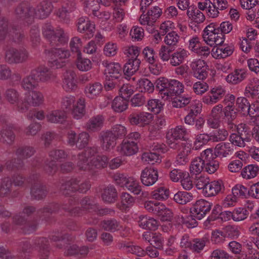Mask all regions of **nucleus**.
<instances>
[{
  "instance_id": "1",
  "label": "nucleus",
  "mask_w": 259,
  "mask_h": 259,
  "mask_svg": "<svg viewBox=\"0 0 259 259\" xmlns=\"http://www.w3.org/2000/svg\"><path fill=\"white\" fill-rule=\"evenodd\" d=\"M42 31L44 36L52 47L64 46L68 41V36L63 29L58 28L55 30L50 24H45Z\"/></svg>"
},
{
  "instance_id": "2",
  "label": "nucleus",
  "mask_w": 259,
  "mask_h": 259,
  "mask_svg": "<svg viewBox=\"0 0 259 259\" xmlns=\"http://www.w3.org/2000/svg\"><path fill=\"white\" fill-rule=\"evenodd\" d=\"M61 106L66 112H71L73 117L78 119L85 114V99L79 98L77 101L72 96L64 97L62 99Z\"/></svg>"
},
{
  "instance_id": "3",
  "label": "nucleus",
  "mask_w": 259,
  "mask_h": 259,
  "mask_svg": "<svg viewBox=\"0 0 259 259\" xmlns=\"http://www.w3.org/2000/svg\"><path fill=\"white\" fill-rule=\"evenodd\" d=\"M44 96L41 92L33 90L25 94L22 102L19 105L21 112L27 111L30 106L37 107L43 104Z\"/></svg>"
},
{
  "instance_id": "4",
  "label": "nucleus",
  "mask_w": 259,
  "mask_h": 259,
  "mask_svg": "<svg viewBox=\"0 0 259 259\" xmlns=\"http://www.w3.org/2000/svg\"><path fill=\"white\" fill-rule=\"evenodd\" d=\"M29 57V53L24 48H10L6 50L5 61L10 64H20L26 62Z\"/></svg>"
},
{
  "instance_id": "5",
  "label": "nucleus",
  "mask_w": 259,
  "mask_h": 259,
  "mask_svg": "<svg viewBox=\"0 0 259 259\" xmlns=\"http://www.w3.org/2000/svg\"><path fill=\"white\" fill-rule=\"evenodd\" d=\"M14 15L17 19L28 23L35 15V9L28 3L22 2L15 8Z\"/></svg>"
},
{
  "instance_id": "6",
  "label": "nucleus",
  "mask_w": 259,
  "mask_h": 259,
  "mask_svg": "<svg viewBox=\"0 0 259 259\" xmlns=\"http://www.w3.org/2000/svg\"><path fill=\"white\" fill-rule=\"evenodd\" d=\"M212 204L204 199L197 200L191 208L190 212L194 217L201 220L207 213L209 212Z\"/></svg>"
},
{
  "instance_id": "7",
  "label": "nucleus",
  "mask_w": 259,
  "mask_h": 259,
  "mask_svg": "<svg viewBox=\"0 0 259 259\" xmlns=\"http://www.w3.org/2000/svg\"><path fill=\"white\" fill-rule=\"evenodd\" d=\"M76 9L75 0H63L62 7L57 13V16L64 22L68 23L70 20V14Z\"/></svg>"
},
{
  "instance_id": "8",
  "label": "nucleus",
  "mask_w": 259,
  "mask_h": 259,
  "mask_svg": "<svg viewBox=\"0 0 259 259\" xmlns=\"http://www.w3.org/2000/svg\"><path fill=\"white\" fill-rule=\"evenodd\" d=\"M190 67L197 78L203 80L207 77L208 66L204 61L201 59L194 61L191 63Z\"/></svg>"
},
{
  "instance_id": "9",
  "label": "nucleus",
  "mask_w": 259,
  "mask_h": 259,
  "mask_svg": "<svg viewBox=\"0 0 259 259\" xmlns=\"http://www.w3.org/2000/svg\"><path fill=\"white\" fill-rule=\"evenodd\" d=\"M76 26L77 31L84 33L85 38H90L93 36L95 31V24L91 23L89 19L84 17L79 18Z\"/></svg>"
},
{
  "instance_id": "10",
  "label": "nucleus",
  "mask_w": 259,
  "mask_h": 259,
  "mask_svg": "<svg viewBox=\"0 0 259 259\" xmlns=\"http://www.w3.org/2000/svg\"><path fill=\"white\" fill-rule=\"evenodd\" d=\"M105 67V74L106 79L109 80L119 79L122 75V68L118 63L103 62Z\"/></svg>"
},
{
  "instance_id": "11",
  "label": "nucleus",
  "mask_w": 259,
  "mask_h": 259,
  "mask_svg": "<svg viewBox=\"0 0 259 259\" xmlns=\"http://www.w3.org/2000/svg\"><path fill=\"white\" fill-rule=\"evenodd\" d=\"M158 173L157 169L146 167L141 172V181L146 186L154 185L158 180Z\"/></svg>"
},
{
  "instance_id": "12",
  "label": "nucleus",
  "mask_w": 259,
  "mask_h": 259,
  "mask_svg": "<svg viewBox=\"0 0 259 259\" xmlns=\"http://www.w3.org/2000/svg\"><path fill=\"white\" fill-rule=\"evenodd\" d=\"M258 81L257 78L250 79L245 88L244 94L246 97L251 98L253 103L259 105Z\"/></svg>"
},
{
  "instance_id": "13",
  "label": "nucleus",
  "mask_w": 259,
  "mask_h": 259,
  "mask_svg": "<svg viewBox=\"0 0 259 259\" xmlns=\"http://www.w3.org/2000/svg\"><path fill=\"white\" fill-rule=\"evenodd\" d=\"M33 75L39 82H47L55 78V75L47 67L40 66L31 70Z\"/></svg>"
},
{
  "instance_id": "14",
  "label": "nucleus",
  "mask_w": 259,
  "mask_h": 259,
  "mask_svg": "<svg viewBox=\"0 0 259 259\" xmlns=\"http://www.w3.org/2000/svg\"><path fill=\"white\" fill-rule=\"evenodd\" d=\"M99 138L101 147L104 150L109 151L116 145V139L109 131L102 132Z\"/></svg>"
},
{
  "instance_id": "15",
  "label": "nucleus",
  "mask_w": 259,
  "mask_h": 259,
  "mask_svg": "<svg viewBox=\"0 0 259 259\" xmlns=\"http://www.w3.org/2000/svg\"><path fill=\"white\" fill-rule=\"evenodd\" d=\"M6 100L11 105H15L17 106L18 110L21 112L19 105L22 102L20 93L15 89H7L4 94Z\"/></svg>"
},
{
  "instance_id": "16",
  "label": "nucleus",
  "mask_w": 259,
  "mask_h": 259,
  "mask_svg": "<svg viewBox=\"0 0 259 259\" xmlns=\"http://www.w3.org/2000/svg\"><path fill=\"white\" fill-rule=\"evenodd\" d=\"M59 191L65 196H69L71 193L77 191V178H72L68 181L62 180L60 182Z\"/></svg>"
},
{
  "instance_id": "17",
  "label": "nucleus",
  "mask_w": 259,
  "mask_h": 259,
  "mask_svg": "<svg viewBox=\"0 0 259 259\" xmlns=\"http://www.w3.org/2000/svg\"><path fill=\"white\" fill-rule=\"evenodd\" d=\"M60 208V206L57 203H52L44 206L37 210V216L42 220L48 221L51 215L54 213L58 212Z\"/></svg>"
},
{
  "instance_id": "18",
  "label": "nucleus",
  "mask_w": 259,
  "mask_h": 259,
  "mask_svg": "<svg viewBox=\"0 0 259 259\" xmlns=\"http://www.w3.org/2000/svg\"><path fill=\"white\" fill-rule=\"evenodd\" d=\"M224 190V186L222 181H213L210 183L208 182L203 194L206 196L210 197L223 192Z\"/></svg>"
},
{
  "instance_id": "19",
  "label": "nucleus",
  "mask_w": 259,
  "mask_h": 259,
  "mask_svg": "<svg viewBox=\"0 0 259 259\" xmlns=\"http://www.w3.org/2000/svg\"><path fill=\"white\" fill-rule=\"evenodd\" d=\"M202 36L207 45L214 47L223 44L225 40L224 35L220 31L210 33L207 35L203 34Z\"/></svg>"
},
{
  "instance_id": "20",
  "label": "nucleus",
  "mask_w": 259,
  "mask_h": 259,
  "mask_svg": "<svg viewBox=\"0 0 259 259\" xmlns=\"http://www.w3.org/2000/svg\"><path fill=\"white\" fill-rule=\"evenodd\" d=\"M52 3L48 0H44L37 6L35 15L39 19L47 18L53 10Z\"/></svg>"
},
{
  "instance_id": "21",
  "label": "nucleus",
  "mask_w": 259,
  "mask_h": 259,
  "mask_svg": "<svg viewBox=\"0 0 259 259\" xmlns=\"http://www.w3.org/2000/svg\"><path fill=\"white\" fill-rule=\"evenodd\" d=\"M48 191L46 186L42 183L32 184L30 188V195L32 199L41 200L46 197Z\"/></svg>"
},
{
  "instance_id": "22",
  "label": "nucleus",
  "mask_w": 259,
  "mask_h": 259,
  "mask_svg": "<svg viewBox=\"0 0 259 259\" xmlns=\"http://www.w3.org/2000/svg\"><path fill=\"white\" fill-rule=\"evenodd\" d=\"M138 224L141 228L149 230H155L159 226V222L156 219L143 215L139 216Z\"/></svg>"
},
{
  "instance_id": "23",
  "label": "nucleus",
  "mask_w": 259,
  "mask_h": 259,
  "mask_svg": "<svg viewBox=\"0 0 259 259\" xmlns=\"http://www.w3.org/2000/svg\"><path fill=\"white\" fill-rule=\"evenodd\" d=\"M170 79L162 77L159 78L156 81V89L159 91L161 97L163 98L166 97V99L170 97Z\"/></svg>"
},
{
  "instance_id": "24",
  "label": "nucleus",
  "mask_w": 259,
  "mask_h": 259,
  "mask_svg": "<svg viewBox=\"0 0 259 259\" xmlns=\"http://www.w3.org/2000/svg\"><path fill=\"white\" fill-rule=\"evenodd\" d=\"M101 197L106 203H114L117 199V190L113 186L109 185L103 189Z\"/></svg>"
},
{
  "instance_id": "25",
  "label": "nucleus",
  "mask_w": 259,
  "mask_h": 259,
  "mask_svg": "<svg viewBox=\"0 0 259 259\" xmlns=\"http://www.w3.org/2000/svg\"><path fill=\"white\" fill-rule=\"evenodd\" d=\"M138 151L137 142L134 141L124 140L120 145L121 153L126 156H131Z\"/></svg>"
},
{
  "instance_id": "26",
  "label": "nucleus",
  "mask_w": 259,
  "mask_h": 259,
  "mask_svg": "<svg viewBox=\"0 0 259 259\" xmlns=\"http://www.w3.org/2000/svg\"><path fill=\"white\" fill-rule=\"evenodd\" d=\"M187 134L186 129L183 126H177L175 128L169 130L166 133V140H179L184 139Z\"/></svg>"
},
{
  "instance_id": "27",
  "label": "nucleus",
  "mask_w": 259,
  "mask_h": 259,
  "mask_svg": "<svg viewBox=\"0 0 259 259\" xmlns=\"http://www.w3.org/2000/svg\"><path fill=\"white\" fill-rule=\"evenodd\" d=\"M104 118L102 115H98L92 117L86 123L87 130L91 132L100 131L103 125Z\"/></svg>"
},
{
  "instance_id": "28",
  "label": "nucleus",
  "mask_w": 259,
  "mask_h": 259,
  "mask_svg": "<svg viewBox=\"0 0 259 259\" xmlns=\"http://www.w3.org/2000/svg\"><path fill=\"white\" fill-rule=\"evenodd\" d=\"M75 76V73L71 70L67 71L64 74L62 87L66 92H71L76 88L74 81Z\"/></svg>"
},
{
  "instance_id": "29",
  "label": "nucleus",
  "mask_w": 259,
  "mask_h": 259,
  "mask_svg": "<svg viewBox=\"0 0 259 259\" xmlns=\"http://www.w3.org/2000/svg\"><path fill=\"white\" fill-rule=\"evenodd\" d=\"M21 87L25 91L30 92L38 87V82L31 71L30 74L24 77L21 82Z\"/></svg>"
},
{
  "instance_id": "30",
  "label": "nucleus",
  "mask_w": 259,
  "mask_h": 259,
  "mask_svg": "<svg viewBox=\"0 0 259 259\" xmlns=\"http://www.w3.org/2000/svg\"><path fill=\"white\" fill-rule=\"evenodd\" d=\"M219 47L215 49L214 47L212 50L213 53L217 58H225L231 55L234 51L233 46H228L227 44L219 45Z\"/></svg>"
},
{
  "instance_id": "31",
  "label": "nucleus",
  "mask_w": 259,
  "mask_h": 259,
  "mask_svg": "<svg viewBox=\"0 0 259 259\" xmlns=\"http://www.w3.org/2000/svg\"><path fill=\"white\" fill-rule=\"evenodd\" d=\"M15 140V135L10 127L3 128L0 131V142L11 145Z\"/></svg>"
},
{
  "instance_id": "32",
  "label": "nucleus",
  "mask_w": 259,
  "mask_h": 259,
  "mask_svg": "<svg viewBox=\"0 0 259 259\" xmlns=\"http://www.w3.org/2000/svg\"><path fill=\"white\" fill-rule=\"evenodd\" d=\"M140 63L141 61L138 59H129L123 68L124 75L127 76L133 75L139 70Z\"/></svg>"
},
{
  "instance_id": "33",
  "label": "nucleus",
  "mask_w": 259,
  "mask_h": 259,
  "mask_svg": "<svg viewBox=\"0 0 259 259\" xmlns=\"http://www.w3.org/2000/svg\"><path fill=\"white\" fill-rule=\"evenodd\" d=\"M34 245L38 247V252L42 255L48 256L50 251V246L48 240L45 237L37 238L34 241Z\"/></svg>"
},
{
  "instance_id": "34",
  "label": "nucleus",
  "mask_w": 259,
  "mask_h": 259,
  "mask_svg": "<svg viewBox=\"0 0 259 259\" xmlns=\"http://www.w3.org/2000/svg\"><path fill=\"white\" fill-rule=\"evenodd\" d=\"M236 109L238 111H240L244 115L247 114L249 115L250 113H252V108L247 98L245 97H239L237 99L236 102Z\"/></svg>"
},
{
  "instance_id": "35",
  "label": "nucleus",
  "mask_w": 259,
  "mask_h": 259,
  "mask_svg": "<svg viewBox=\"0 0 259 259\" xmlns=\"http://www.w3.org/2000/svg\"><path fill=\"white\" fill-rule=\"evenodd\" d=\"M128 105V100L121 96H117L112 102V108L114 111L121 113L127 109Z\"/></svg>"
},
{
  "instance_id": "36",
  "label": "nucleus",
  "mask_w": 259,
  "mask_h": 259,
  "mask_svg": "<svg viewBox=\"0 0 259 259\" xmlns=\"http://www.w3.org/2000/svg\"><path fill=\"white\" fill-rule=\"evenodd\" d=\"M233 150L231 145L229 143H220L217 144L214 149L215 156L226 157Z\"/></svg>"
},
{
  "instance_id": "37",
  "label": "nucleus",
  "mask_w": 259,
  "mask_h": 259,
  "mask_svg": "<svg viewBox=\"0 0 259 259\" xmlns=\"http://www.w3.org/2000/svg\"><path fill=\"white\" fill-rule=\"evenodd\" d=\"M102 228L107 231L114 232L121 229L120 223L114 219L105 220L101 223Z\"/></svg>"
},
{
  "instance_id": "38",
  "label": "nucleus",
  "mask_w": 259,
  "mask_h": 259,
  "mask_svg": "<svg viewBox=\"0 0 259 259\" xmlns=\"http://www.w3.org/2000/svg\"><path fill=\"white\" fill-rule=\"evenodd\" d=\"M76 161V166L79 170H92V166L90 164L89 160L82 153L80 152L77 154Z\"/></svg>"
},
{
  "instance_id": "39",
  "label": "nucleus",
  "mask_w": 259,
  "mask_h": 259,
  "mask_svg": "<svg viewBox=\"0 0 259 259\" xmlns=\"http://www.w3.org/2000/svg\"><path fill=\"white\" fill-rule=\"evenodd\" d=\"M246 73L242 70H236L226 77V81L233 84H236L246 77Z\"/></svg>"
},
{
  "instance_id": "40",
  "label": "nucleus",
  "mask_w": 259,
  "mask_h": 259,
  "mask_svg": "<svg viewBox=\"0 0 259 259\" xmlns=\"http://www.w3.org/2000/svg\"><path fill=\"white\" fill-rule=\"evenodd\" d=\"M35 153L34 148L29 146H20L15 150L16 155L22 160L31 157Z\"/></svg>"
},
{
  "instance_id": "41",
  "label": "nucleus",
  "mask_w": 259,
  "mask_h": 259,
  "mask_svg": "<svg viewBox=\"0 0 259 259\" xmlns=\"http://www.w3.org/2000/svg\"><path fill=\"white\" fill-rule=\"evenodd\" d=\"M0 197L9 196L12 191V182L10 178H5L1 181Z\"/></svg>"
},
{
  "instance_id": "42",
  "label": "nucleus",
  "mask_w": 259,
  "mask_h": 259,
  "mask_svg": "<svg viewBox=\"0 0 259 259\" xmlns=\"http://www.w3.org/2000/svg\"><path fill=\"white\" fill-rule=\"evenodd\" d=\"M102 90V84L99 82H95L87 85L85 88L84 92L87 97L94 99L101 93Z\"/></svg>"
},
{
  "instance_id": "43",
  "label": "nucleus",
  "mask_w": 259,
  "mask_h": 259,
  "mask_svg": "<svg viewBox=\"0 0 259 259\" xmlns=\"http://www.w3.org/2000/svg\"><path fill=\"white\" fill-rule=\"evenodd\" d=\"M9 35L12 38L14 41L17 43L22 42L25 38V35L23 31L20 29L18 25H16L11 26Z\"/></svg>"
},
{
  "instance_id": "44",
  "label": "nucleus",
  "mask_w": 259,
  "mask_h": 259,
  "mask_svg": "<svg viewBox=\"0 0 259 259\" xmlns=\"http://www.w3.org/2000/svg\"><path fill=\"white\" fill-rule=\"evenodd\" d=\"M187 57V51L185 50L177 51L171 55L170 64L173 66H178L184 62Z\"/></svg>"
},
{
  "instance_id": "45",
  "label": "nucleus",
  "mask_w": 259,
  "mask_h": 259,
  "mask_svg": "<svg viewBox=\"0 0 259 259\" xmlns=\"http://www.w3.org/2000/svg\"><path fill=\"white\" fill-rule=\"evenodd\" d=\"M32 249V246L28 241H22L18 243V251L22 258H28Z\"/></svg>"
},
{
  "instance_id": "46",
  "label": "nucleus",
  "mask_w": 259,
  "mask_h": 259,
  "mask_svg": "<svg viewBox=\"0 0 259 259\" xmlns=\"http://www.w3.org/2000/svg\"><path fill=\"white\" fill-rule=\"evenodd\" d=\"M25 166L23 160L19 158H13L7 160L5 163L6 168L9 171L21 170Z\"/></svg>"
},
{
  "instance_id": "47",
  "label": "nucleus",
  "mask_w": 259,
  "mask_h": 259,
  "mask_svg": "<svg viewBox=\"0 0 259 259\" xmlns=\"http://www.w3.org/2000/svg\"><path fill=\"white\" fill-rule=\"evenodd\" d=\"M259 172V166L256 164H249L244 167L241 175L244 179H250L255 177Z\"/></svg>"
},
{
  "instance_id": "48",
  "label": "nucleus",
  "mask_w": 259,
  "mask_h": 259,
  "mask_svg": "<svg viewBox=\"0 0 259 259\" xmlns=\"http://www.w3.org/2000/svg\"><path fill=\"white\" fill-rule=\"evenodd\" d=\"M189 18L197 24L203 22L205 20V16L199 10L194 7H189L187 12Z\"/></svg>"
},
{
  "instance_id": "49",
  "label": "nucleus",
  "mask_w": 259,
  "mask_h": 259,
  "mask_svg": "<svg viewBox=\"0 0 259 259\" xmlns=\"http://www.w3.org/2000/svg\"><path fill=\"white\" fill-rule=\"evenodd\" d=\"M65 118V112L59 110L52 111L47 115V120L52 123H62Z\"/></svg>"
},
{
  "instance_id": "50",
  "label": "nucleus",
  "mask_w": 259,
  "mask_h": 259,
  "mask_svg": "<svg viewBox=\"0 0 259 259\" xmlns=\"http://www.w3.org/2000/svg\"><path fill=\"white\" fill-rule=\"evenodd\" d=\"M211 137L210 133L197 135L194 142L193 149H194L195 150H199L208 142L211 141Z\"/></svg>"
},
{
  "instance_id": "51",
  "label": "nucleus",
  "mask_w": 259,
  "mask_h": 259,
  "mask_svg": "<svg viewBox=\"0 0 259 259\" xmlns=\"http://www.w3.org/2000/svg\"><path fill=\"white\" fill-rule=\"evenodd\" d=\"M193 198L191 193L185 191H179L174 195V201L180 204L184 205L190 202Z\"/></svg>"
},
{
  "instance_id": "52",
  "label": "nucleus",
  "mask_w": 259,
  "mask_h": 259,
  "mask_svg": "<svg viewBox=\"0 0 259 259\" xmlns=\"http://www.w3.org/2000/svg\"><path fill=\"white\" fill-rule=\"evenodd\" d=\"M205 163L199 157L195 158L192 162L190 166L191 175H197L204 171Z\"/></svg>"
},
{
  "instance_id": "53",
  "label": "nucleus",
  "mask_w": 259,
  "mask_h": 259,
  "mask_svg": "<svg viewBox=\"0 0 259 259\" xmlns=\"http://www.w3.org/2000/svg\"><path fill=\"white\" fill-rule=\"evenodd\" d=\"M48 53L50 57L63 60H66L70 55L68 50L61 48H52L50 50H48Z\"/></svg>"
},
{
  "instance_id": "54",
  "label": "nucleus",
  "mask_w": 259,
  "mask_h": 259,
  "mask_svg": "<svg viewBox=\"0 0 259 259\" xmlns=\"http://www.w3.org/2000/svg\"><path fill=\"white\" fill-rule=\"evenodd\" d=\"M108 161V157L105 155H98L91 159L90 164L92 166V170L94 168H101L105 167Z\"/></svg>"
},
{
  "instance_id": "55",
  "label": "nucleus",
  "mask_w": 259,
  "mask_h": 259,
  "mask_svg": "<svg viewBox=\"0 0 259 259\" xmlns=\"http://www.w3.org/2000/svg\"><path fill=\"white\" fill-rule=\"evenodd\" d=\"M151 196L154 199L164 200L168 197L169 191L164 187H160L151 192Z\"/></svg>"
},
{
  "instance_id": "56",
  "label": "nucleus",
  "mask_w": 259,
  "mask_h": 259,
  "mask_svg": "<svg viewBox=\"0 0 259 259\" xmlns=\"http://www.w3.org/2000/svg\"><path fill=\"white\" fill-rule=\"evenodd\" d=\"M77 68L80 71H87L92 68V63L90 59L82 58L80 55H77L76 60Z\"/></svg>"
},
{
  "instance_id": "57",
  "label": "nucleus",
  "mask_w": 259,
  "mask_h": 259,
  "mask_svg": "<svg viewBox=\"0 0 259 259\" xmlns=\"http://www.w3.org/2000/svg\"><path fill=\"white\" fill-rule=\"evenodd\" d=\"M170 97L179 95L184 92V85L179 81L176 79H170Z\"/></svg>"
},
{
  "instance_id": "58",
  "label": "nucleus",
  "mask_w": 259,
  "mask_h": 259,
  "mask_svg": "<svg viewBox=\"0 0 259 259\" xmlns=\"http://www.w3.org/2000/svg\"><path fill=\"white\" fill-rule=\"evenodd\" d=\"M236 133L238 134L239 136H241V138L246 141L247 142L250 141V128L245 124L241 123L237 125L236 127Z\"/></svg>"
},
{
  "instance_id": "59",
  "label": "nucleus",
  "mask_w": 259,
  "mask_h": 259,
  "mask_svg": "<svg viewBox=\"0 0 259 259\" xmlns=\"http://www.w3.org/2000/svg\"><path fill=\"white\" fill-rule=\"evenodd\" d=\"M210 134L211 136V141L218 142L225 141L228 136V132L224 128H220L210 133Z\"/></svg>"
},
{
  "instance_id": "60",
  "label": "nucleus",
  "mask_w": 259,
  "mask_h": 259,
  "mask_svg": "<svg viewBox=\"0 0 259 259\" xmlns=\"http://www.w3.org/2000/svg\"><path fill=\"white\" fill-rule=\"evenodd\" d=\"M49 156L54 161H61L68 157V154L62 149H53L49 153Z\"/></svg>"
},
{
  "instance_id": "61",
  "label": "nucleus",
  "mask_w": 259,
  "mask_h": 259,
  "mask_svg": "<svg viewBox=\"0 0 259 259\" xmlns=\"http://www.w3.org/2000/svg\"><path fill=\"white\" fill-rule=\"evenodd\" d=\"M201 104L199 101L192 100L186 107V109L188 110V113L197 116L201 111Z\"/></svg>"
},
{
  "instance_id": "62",
  "label": "nucleus",
  "mask_w": 259,
  "mask_h": 259,
  "mask_svg": "<svg viewBox=\"0 0 259 259\" xmlns=\"http://www.w3.org/2000/svg\"><path fill=\"white\" fill-rule=\"evenodd\" d=\"M142 159L143 161L151 164H154L155 163L161 161L160 155L156 152H145L142 154Z\"/></svg>"
},
{
  "instance_id": "63",
  "label": "nucleus",
  "mask_w": 259,
  "mask_h": 259,
  "mask_svg": "<svg viewBox=\"0 0 259 259\" xmlns=\"http://www.w3.org/2000/svg\"><path fill=\"white\" fill-rule=\"evenodd\" d=\"M90 140V136L87 132H82L77 136L76 147L82 149L86 147Z\"/></svg>"
},
{
  "instance_id": "64",
  "label": "nucleus",
  "mask_w": 259,
  "mask_h": 259,
  "mask_svg": "<svg viewBox=\"0 0 259 259\" xmlns=\"http://www.w3.org/2000/svg\"><path fill=\"white\" fill-rule=\"evenodd\" d=\"M138 88L141 89V92L148 93H152L154 90L153 84L147 78H142L139 80L138 83Z\"/></svg>"
}]
</instances>
